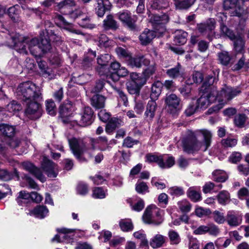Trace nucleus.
Instances as JSON below:
<instances>
[{"mask_svg": "<svg viewBox=\"0 0 249 249\" xmlns=\"http://www.w3.org/2000/svg\"><path fill=\"white\" fill-rule=\"evenodd\" d=\"M213 179L217 182H224L227 178L226 173L220 170H216L213 173Z\"/></svg>", "mask_w": 249, "mask_h": 249, "instance_id": "nucleus-42", "label": "nucleus"}, {"mask_svg": "<svg viewBox=\"0 0 249 249\" xmlns=\"http://www.w3.org/2000/svg\"><path fill=\"white\" fill-rule=\"evenodd\" d=\"M175 163L173 157L169 155L161 156V160L159 162V166L161 168H169L173 166Z\"/></svg>", "mask_w": 249, "mask_h": 249, "instance_id": "nucleus-25", "label": "nucleus"}, {"mask_svg": "<svg viewBox=\"0 0 249 249\" xmlns=\"http://www.w3.org/2000/svg\"><path fill=\"white\" fill-rule=\"evenodd\" d=\"M218 56L220 63L225 66L229 64L231 59L230 55L227 52H222L219 53Z\"/></svg>", "mask_w": 249, "mask_h": 249, "instance_id": "nucleus-49", "label": "nucleus"}, {"mask_svg": "<svg viewBox=\"0 0 249 249\" xmlns=\"http://www.w3.org/2000/svg\"><path fill=\"white\" fill-rule=\"evenodd\" d=\"M14 49L19 53L26 54L28 50L36 57L40 56L41 53L49 51L51 48L50 41L47 38H42L41 42L36 38H30L24 37L18 34L12 36Z\"/></svg>", "mask_w": 249, "mask_h": 249, "instance_id": "nucleus-1", "label": "nucleus"}, {"mask_svg": "<svg viewBox=\"0 0 249 249\" xmlns=\"http://www.w3.org/2000/svg\"><path fill=\"white\" fill-rule=\"evenodd\" d=\"M130 76L132 83L139 86L142 87L146 83V78L143 74L140 75L136 72H132L130 73Z\"/></svg>", "mask_w": 249, "mask_h": 249, "instance_id": "nucleus-35", "label": "nucleus"}, {"mask_svg": "<svg viewBox=\"0 0 249 249\" xmlns=\"http://www.w3.org/2000/svg\"><path fill=\"white\" fill-rule=\"evenodd\" d=\"M238 140L236 138H227L221 141L222 145L225 148L232 147L237 143Z\"/></svg>", "mask_w": 249, "mask_h": 249, "instance_id": "nucleus-51", "label": "nucleus"}, {"mask_svg": "<svg viewBox=\"0 0 249 249\" xmlns=\"http://www.w3.org/2000/svg\"><path fill=\"white\" fill-rule=\"evenodd\" d=\"M56 3L57 8L59 10L69 8L75 5V2L74 0H64Z\"/></svg>", "mask_w": 249, "mask_h": 249, "instance_id": "nucleus-48", "label": "nucleus"}, {"mask_svg": "<svg viewBox=\"0 0 249 249\" xmlns=\"http://www.w3.org/2000/svg\"><path fill=\"white\" fill-rule=\"evenodd\" d=\"M117 16L119 19L129 28H134L135 20L132 18L130 14L127 11L119 12L117 14Z\"/></svg>", "mask_w": 249, "mask_h": 249, "instance_id": "nucleus-19", "label": "nucleus"}, {"mask_svg": "<svg viewBox=\"0 0 249 249\" xmlns=\"http://www.w3.org/2000/svg\"><path fill=\"white\" fill-rule=\"evenodd\" d=\"M217 198L218 202L221 205H225L230 200V195L226 191H221L217 195Z\"/></svg>", "mask_w": 249, "mask_h": 249, "instance_id": "nucleus-40", "label": "nucleus"}, {"mask_svg": "<svg viewBox=\"0 0 249 249\" xmlns=\"http://www.w3.org/2000/svg\"><path fill=\"white\" fill-rule=\"evenodd\" d=\"M90 142L92 146V148L93 149H94L95 147V145L97 143H102L107 144V137L105 136H101L98 137L96 139L91 138L90 139Z\"/></svg>", "mask_w": 249, "mask_h": 249, "instance_id": "nucleus-62", "label": "nucleus"}, {"mask_svg": "<svg viewBox=\"0 0 249 249\" xmlns=\"http://www.w3.org/2000/svg\"><path fill=\"white\" fill-rule=\"evenodd\" d=\"M213 216L214 221L218 224H223L226 221V217L224 216V213L218 211H215L213 212Z\"/></svg>", "mask_w": 249, "mask_h": 249, "instance_id": "nucleus-53", "label": "nucleus"}, {"mask_svg": "<svg viewBox=\"0 0 249 249\" xmlns=\"http://www.w3.org/2000/svg\"><path fill=\"white\" fill-rule=\"evenodd\" d=\"M48 213L49 210L46 206H38L34 210L31 211L29 214L36 217L42 219L48 215Z\"/></svg>", "mask_w": 249, "mask_h": 249, "instance_id": "nucleus-22", "label": "nucleus"}, {"mask_svg": "<svg viewBox=\"0 0 249 249\" xmlns=\"http://www.w3.org/2000/svg\"><path fill=\"white\" fill-rule=\"evenodd\" d=\"M22 165L25 169L34 175L41 182H44L46 180L45 178L43 175L41 170L39 168L35 167L32 163L25 162L23 163Z\"/></svg>", "mask_w": 249, "mask_h": 249, "instance_id": "nucleus-17", "label": "nucleus"}, {"mask_svg": "<svg viewBox=\"0 0 249 249\" xmlns=\"http://www.w3.org/2000/svg\"><path fill=\"white\" fill-rule=\"evenodd\" d=\"M81 18V19L78 21V24L81 26L89 29H93L95 27V25L92 23L91 18L83 14V17Z\"/></svg>", "mask_w": 249, "mask_h": 249, "instance_id": "nucleus-37", "label": "nucleus"}, {"mask_svg": "<svg viewBox=\"0 0 249 249\" xmlns=\"http://www.w3.org/2000/svg\"><path fill=\"white\" fill-rule=\"evenodd\" d=\"M196 0H177L175 3L176 9L186 10L192 6Z\"/></svg>", "mask_w": 249, "mask_h": 249, "instance_id": "nucleus-33", "label": "nucleus"}, {"mask_svg": "<svg viewBox=\"0 0 249 249\" xmlns=\"http://www.w3.org/2000/svg\"><path fill=\"white\" fill-rule=\"evenodd\" d=\"M99 45L101 47H107L111 45L112 41L109 40L106 35L102 34L98 38Z\"/></svg>", "mask_w": 249, "mask_h": 249, "instance_id": "nucleus-54", "label": "nucleus"}, {"mask_svg": "<svg viewBox=\"0 0 249 249\" xmlns=\"http://www.w3.org/2000/svg\"><path fill=\"white\" fill-rule=\"evenodd\" d=\"M168 236L172 244H178L180 241V238L178 232L174 231H170Z\"/></svg>", "mask_w": 249, "mask_h": 249, "instance_id": "nucleus-60", "label": "nucleus"}, {"mask_svg": "<svg viewBox=\"0 0 249 249\" xmlns=\"http://www.w3.org/2000/svg\"><path fill=\"white\" fill-rule=\"evenodd\" d=\"M216 78L213 77V76H209L207 78H206L203 87H205V89H207L206 91H210L211 89L213 88V87H214V89L217 91L216 88L213 86H212Z\"/></svg>", "mask_w": 249, "mask_h": 249, "instance_id": "nucleus-56", "label": "nucleus"}, {"mask_svg": "<svg viewBox=\"0 0 249 249\" xmlns=\"http://www.w3.org/2000/svg\"><path fill=\"white\" fill-rule=\"evenodd\" d=\"M46 110L48 113L54 116L56 114L55 105L52 100H49L46 102Z\"/></svg>", "mask_w": 249, "mask_h": 249, "instance_id": "nucleus-57", "label": "nucleus"}, {"mask_svg": "<svg viewBox=\"0 0 249 249\" xmlns=\"http://www.w3.org/2000/svg\"><path fill=\"white\" fill-rule=\"evenodd\" d=\"M40 100H32L26 102L27 107L25 113L26 115L31 119H36L42 115V107L38 103Z\"/></svg>", "mask_w": 249, "mask_h": 249, "instance_id": "nucleus-10", "label": "nucleus"}, {"mask_svg": "<svg viewBox=\"0 0 249 249\" xmlns=\"http://www.w3.org/2000/svg\"><path fill=\"white\" fill-rule=\"evenodd\" d=\"M7 110L11 113H14L21 109V106L15 101H13L7 106Z\"/></svg>", "mask_w": 249, "mask_h": 249, "instance_id": "nucleus-64", "label": "nucleus"}, {"mask_svg": "<svg viewBox=\"0 0 249 249\" xmlns=\"http://www.w3.org/2000/svg\"><path fill=\"white\" fill-rule=\"evenodd\" d=\"M42 167L50 178H55L58 174L57 166L53 162L46 157H44Z\"/></svg>", "mask_w": 249, "mask_h": 249, "instance_id": "nucleus-13", "label": "nucleus"}, {"mask_svg": "<svg viewBox=\"0 0 249 249\" xmlns=\"http://www.w3.org/2000/svg\"><path fill=\"white\" fill-rule=\"evenodd\" d=\"M198 133L201 134L203 137V142H202L205 145V146H203V148L204 149H208L211 144L213 136L212 133L207 129L200 130Z\"/></svg>", "mask_w": 249, "mask_h": 249, "instance_id": "nucleus-26", "label": "nucleus"}, {"mask_svg": "<svg viewBox=\"0 0 249 249\" xmlns=\"http://www.w3.org/2000/svg\"><path fill=\"white\" fill-rule=\"evenodd\" d=\"M165 241V237L163 235L157 234L153 236L150 240V245L154 249L161 247Z\"/></svg>", "mask_w": 249, "mask_h": 249, "instance_id": "nucleus-28", "label": "nucleus"}, {"mask_svg": "<svg viewBox=\"0 0 249 249\" xmlns=\"http://www.w3.org/2000/svg\"><path fill=\"white\" fill-rule=\"evenodd\" d=\"M115 51L120 58L124 59L126 61H127L131 56L130 53L128 51L122 47L117 48Z\"/></svg>", "mask_w": 249, "mask_h": 249, "instance_id": "nucleus-50", "label": "nucleus"}, {"mask_svg": "<svg viewBox=\"0 0 249 249\" xmlns=\"http://www.w3.org/2000/svg\"><path fill=\"white\" fill-rule=\"evenodd\" d=\"M188 197L193 201L197 202L201 199L199 189L196 187H190L187 192Z\"/></svg>", "mask_w": 249, "mask_h": 249, "instance_id": "nucleus-31", "label": "nucleus"}, {"mask_svg": "<svg viewBox=\"0 0 249 249\" xmlns=\"http://www.w3.org/2000/svg\"><path fill=\"white\" fill-rule=\"evenodd\" d=\"M155 36L156 33L154 31L146 29L140 36L139 38L142 44L146 45Z\"/></svg>", "mask_w": 249, "mask_h": 249, "instance_id": "nucleus-23", "label": "nucleus"}, {"mask_svg": "<svg viewBox=\"0 0 249 249\" xmlns=\"http://www.w3.org/2000/svg\"><path fill=\"white\" fill-rule=\"evenodd\" d=\"M110 3L108 0H96L95 11L98 17H102L106 11L110 9Z\"/></svg>", "mask_w": 249, "mask_h": 249, "instance_id": "nucleus-18", "label": "nucleus"}, {"mask_svg": "<svg viewBox=\"0 0 249 249\" xmlns=\"http://www.w3.org/2000/svg\"><path fill=\"white\" fill-rule=\"evenodd\" d=\"M38 65L44 76L48 77L49 79H52L54 78V72L46 66L45 62L40 61L38 63Z\"/></svg>", "mask_w": 249, "mask_h": 249, "instance_id": "nucleus-36", "label": "nucleus"}, {"mask_svg": "<svg viewBox=\"0 0 249 249\" xmlns=\"http://www.w3.org/2000/svg\"><path fill=\"white\" fill-rule=\"evenodd\" d=\"M105 100L104 96L96 94L91 98V104L95 108H102L105 107Z\"/></svg>", "mask_w": 249, "mask_h": 249, "instance_id": "nucleus-29", "label": "nucleus"}, {"mask_svg": "<svg viewBox=\"0 0 249 249\" xmlns=\"http://www.w3.org/2000/svg\"><path fill=\"white\" fill-rule=\"evenodd\" d=\"M19 14V6L16 5L10 7L8 10L9 17L15 22L18 20Z\"/></svg>", "mask_w": 249, "mask_h": 249, "instance_id": "nucleus-39", "label": "nucleus"}, {"mask_svg": "<svg viewBox=\"0 0 249 249\" xmlns=\"http://www.w3.org/2000/svg\"><path fill=\"white\" fill-rule=\"evenodd\" d=\"M135 238L140 239L142 242V245L145 246V249H148L147 244L148 241L146 238V234L144 231L142 230H140L135 232L133 233Z\"/></svg>", "mask_w": 249, "mask_h": 249, "instance_id": "nucleus-45", "label": "nucleus"}, {"mask_svg": "<svg viewBox=\"0 0 249 249\" xmlns=\"http://www.w3.org/2000/svg\"><path fill=\"white\" fill-rule=\"evenodd\" d=\"M110 59V56L108 54H104L101 55L97 58V63L100 65L101 69H104L105 67L109 62Z\"/></svg>", "mask_w": 249, "mask_h": 249, "instance_id": "nucleus-55", "label": "nucleus"}, {"mask_svg": "<svg viewBox=\"0 0 249 249\" xmlns=\"http://www.w3.org/2000/svg\"><path fill=\"white\" fill-rule=\"evenodd\" d=\"M187 33L182 30L176 31L174 36L175 43L179 45L184 44L187 41Z\"/></svg>", "mask_w": 249, "mask_h": 249, "instance_id": "nucleus-32", "label": "nucleus"}, {"mask_svg": "<svg viewBox=\"0 0 249 249\" xmlns=\"http://www.w3.org/2000/svg\"><path fill=\"white\" fill-rule=\"evenodd\" d=\"M234 42V49L237 52H241L243 49L244 40L240 35L235 36L233 39H231Z\"/></svg>", "mask_w": 249, "mask_h": 249, "instance_id": "nucleus-46", "label": "nucleus"}, {"mask_svg": "<svg viewBox=\"0 0 249 249\" xmlns=\"http://www.w3.org/2000/svg\"><path fill=\"white\" fill-rule=\"evenodd\" d=\"M156 70V65L153 63L150 64L142 72V74L146 78V80L151 76L153 75Z\"/></svg>", "mask_w": 249, "mask_h": 249, "instance_id": "nucleus-58", "label": "nucleus"}, {"mask_svg": "<svg viewBox=\"0 0 249 249\" xmlns=\"http://www.w3.org/2000/svg\"><path fill=\"white\" fill-rule=\"evenodd\" d=\"M207 228V233L211 236L216 237L220 233V230L218 227L214 224H208Z\"/></svg>", "mask_w": 249, "mask_h": 249, "instance_id": "nucleus-52", "label": "nucleus"}, {"mask_svg": "<svg viewBox=\"0 0 249 249\" xmlns=\"http://www.w3.org/2000/svg\"><path fill=\"white\" fill-rule=\"evenodd\" d=\"M107 195V190L103 189L101 187H95L92 190V196L94 198L103 199Z\"/></svg>", "mask_w": 249, "mask_h": 249, "instance_id": "nucleus-47", "label": "nucleus"}, {"mask_svg": "<svg viewBox=\"0 0 249 249\" xmlns=\"http://www.w3.org/2000/svg\"><path fill=\"white\" fill-rule=\"evenodd\" d=\"M225 9H232L233 15L241 17L247 14V9L241 4L239 0H225L223 2Z\"/></svg>", "mask_w": 249, "mask_h": 249, "instance_id": "nucleus-11", "label": "nucleus"}, {"mask_svg": "<svg viewBox=\"0 0 249 249\" xmlns=\"http://www.w3.org/2000/svg\"><path fill=\"white\" fill-rule=\"evenodd\" d=\"M72 108L70 104L60 106L59 113L64 124H70L72 126L79 124L82 126H86L91 124L93 112L90 107H85L81 115H75V116H71Z\"/></svg>", "mask_w": 249, "mask_h": 249, "instance_id": "nucleus-2", "label": "nucleus"}, {"mask_svg": "<svg viewBox=\"0 0 249 249\" xmlns=\"http://www.w3.org/2000/svg\"><path fill=\"white\" fill-rule=\"evenodd\" d=\"M146 184L142 181H138L136 184V190L139 194H144L148 192Z\"/></svg>", "mask_w": 249, "mask_h": 249, "instance_id": "nucleus-63", "label": "nucleus"}, {"mask_svg": "<svg viewBox=\"0 0 249 249\" xmlns=\"http://www.w3.org/2000/svg\"><path fill=\"white\" fill-rule=\"evenodd\" d=\"M156 108L157 104L155 100H151L149 101L144 113L145 117L150 120H152L155 116Z\"/></svg>", "mask_w": 249, "mask_h": 249, "instance_id": "nucleus-24", "label": "nucleus"}, {"mask_svg": "<svg viewBox=\"0 0 249 249\" xmlns=\"http://www.w3.org/2000/svg\"><path fill=\"white\" fill-rule=\"evenodd\" d=\"M242 221V214L239 212L233 210L229 211L226 215V222L232 227L240 225Z\"/></svg>", "mask_w": 249, "mask_h": 249, "instance_id": "nucleus-12", "label": "nucleus"}, {"mask_svg": "<svg viewBox=\"0 0 249 249\" xmlns=\"http://www.w3.org/2000/svg\"><path fill=\"white\" fill-rule=\"evenodd\" d=\"M119 226L124 231H132L133 228L131 220L129 219H121L119 222Z\"/></svg>", "mask_w": 249, "mask_h": 249, "instance_id": "nucleus-43", "label": "nucleus"}, {"mask_svg": "<svg viewBox=\"0 0 249 249\" xmlns=\"http://www.w3.org/2000/svg\"><path fill=\"white\" fill-rule=\"evenodd\" d=\"M241 91L239 88H233L230 86H224L220 92L217 91L216 97L218 104L209 109V111L212 113L213 111L216 112L221 109L223 106L229 101L238 95Z\"/></svg>", "mask_w": 249, "mask_h": 249, "instance_id": "nucleus-4", "label": "nucleus"}, {"mask_svg": "<svg viewBox=\"0 0 249 249\" xmlns=\"http://www.w3.org/2000/svg\"><path fill=\"white\" fill-rule=\"evenodd\" d=\"M150 20L155 29L160 30V33H163L164 31V24L168 22L169 17L166 14L161 16L155 15L151 17Z\"/></svg>", "mask_w": 249, "mask_h": 249, "instance_id": "nucleus-14", "label": "nucleus"}, {"mask_svg": "<svg viewBox=\"0 0 249 249\" xmlns=\"http://www.w3.org/2000/svg\"><path fill=\"white\" fill-rule=\"evenodd\" d=\"M57 231L58 234L55 235V236L52 238V242H65L67 243L72 244L73 242V234H71L76 231H79L80 232H84V231H81L76 229H67L65 228H62L57 229Z\"/></svg>", "mask_w": 249, "mask_h": 249, "instance_id": "nucleus-6", "label": "nucleus"}, {"mask_svg": "<svg viewBox=\"0 0 249 249\" xmlns=\"http://www.w3.org/2000/svg\"><path fill=\"white\" fill-rule=\"evenodd\" d=\"M217 91L213 87L210 91L204 93L197 100V107L200 109L206 108L212 103L217 100Z\"/></svg>", "mask_w": 249, "mask_h": 249, "instance_id": "nucleus-9", "label": "nucleus"}, {"mask_svg": "<svg viewBox=\"0 0 249 249\" xmlns=\"http://www.w3.org/2000/svg\"><path fill=\"white\" fill-rule=\"evenodd\" d=\"M197 27L200 33L209 36L215 28V20L213 18H210L205 22L198 24Z\"/></svg>", "mask_w": 249, "mask_h": 249, "instance_id": "nucleus-15", "label": "nucleus"}, {"mask_svg": "<svg viewBox=\"0 0 249 249\" xmlns=\"http://www.w3.org/2000/svg\"><path fill=\"white\" fill-rule=\"evenodd\" d=\"M54 21L56 24L61 28H63L64 29L73 33L76 34H80V32L75 30L72 24L67 22L61 15H56L54 18Z\"/></svg>", "mask_w": 249, "mask_h": 249, "instance_id": "nucleus-16", "label": "nucleus"}, {"mask_svg": "<svg viewBox=\"0 0 249 249\" xmlns=\"http://www.w3.org/2000/svg\"><path fill=\"white\" fill-rule=\"evenodd\" d=\"M8 141V143H6L3 141L0 142V152L4 151L7 145L12 148H16L19 145V141L17 139L11 138H5V141Z\"/></svg>", "mask_w": 249, "mask_h": 249, "instance_id": "nucleus-34", "label": "nucleus"}, {"mask_svg": "<svg viewBox=\"0 0 249 249\" xmlns=\"http://www.w3.org/2000/svg\"><path fill=\"white\" fill-rule=\"evenodd\" d=\"M165 104L167 110L170 114H176L181 108V99L174 93L166 95Z\"/></svg>", "mask_w": 249, "mask_h": 249, "instance_id": "nucleus-7", "label": "nucleus"}, {"mask_svg": "<svg viewBox=\"0 0 249 249\" xmlns=\"http://www.w3.org/2000/svg\"><path fill=\"white\" fill-rule=\"evenodd\" d=\"M103 25L105 29H115L117 28L116 22L111 15L107 16L106 18L104 19Z\"/></svg>", "mask_w": 249, "mask_h": 249, "instance_id": "nucleus-44", "label": "nucleus"}, {"mask_svg": "<svg viewBox=\"0 0 249 249\" xmlns=\"http://www.w3.org/2000/svg\"><path fill=\"white\" fill-rule=\"evenodd\" d=\"M17 95L25 102L42 99L40 89L31 82L20 84L17 89Z\"/></svg>", "mask_w": 249, "mask_h": 249, "instance_id": "nucleus-3", "label": "nucleus"}, {"mask_svg": "<svg viewBox=\"0 0 249 249\" xmlns=\"http://www.w3.org/2000/svg\"><path fill=\"white\" fill-rule=\"evenodd\" d=\"M163 87V84L157 81L155 82L151 87V93L150 98L151 100H156L161 93V89Z\"/></svg>", "mask_w": 249, "mask_h": 249, "instance_id": "nucleus-27", "label": "nucleus"}, {"mask_svg": "<svg viewBox=\"0 0 249 249\" xmlns=\"http://www.w3.org/2000/svg\"><path fill=\"white\" fill-rule=\"evenodd\" d=\"M151 205L147 207L143 213L142 219L143 222L147 224H152L159 225L161 224V221H157L153 216V213Z\"/></svg>", "mask_w": 249, "mask_h": 249, "instance_id": "nucleus-20", "label": "nucleus"}, {"mask_svg": "<svg viewBox=\"0 0 249 249\" xmlns=\"http://www.w3.org/2000/svg\"><path fill=\"white\" fill-rule=\"evenodd\" d=\"M0 131L7 138H12L15 133V127L13 125L5 124H0Z\"/></svg>", "mask_w": 249, "mask_h": 249, "instance_id": "nucleus-30", "label": "nucleus"}, {"mask_svg": "<svg viewBox=\"0 0 249 249\" xmlns=\"http://www.w3.org/2000/svg\"><path fill=\"white\" fill-rule=\"evenodd\" d=\"M178 207L182 213H189L192 208L190 203L186 199H182L179 201L177 203Z\"/></svg>", "mask_w": 249, "mask_h": 249, "instance_id": "nucleus-41", "label": "nucleus"}, {"mask_svg": "<svg viewBox=\"0 0 249 249\" xmlns=\"http://www.w3.org/2000/svg\"><path fill=\"white\" fill-rule=\"evenodd\" d=\"M68 142L71 152L76 159L81 162H86L87 160L83 156L87 150L84 140L80 138L73 137L69 139Z\"/></svg>", "mask_w": 249, "mask_h": 249, "instance_id": "nucleus-5", "label": "nucleus"}, {"mask_svg": "<svg viewBox=\"0 0 249 249\" xmlns=\"http://www.w3.org/2000/svg\"><path fill=\"white\" fill-rule=\"evenodd\" d=\"M184 150L189 153H194L199 150L205 151L203 146L205 145L202 142L198 141L193 135L190 136L187 140L182 142Z\"/></svg>", "mask_w": 249, "mask_h": 249, "instance_id": "nucleus-8", "label": "nucleus"}, {"mask_svg": "<svg viewBox=\"0 0 249 249\" xmlns=\"http://www.w3.org/2000/svg\"><path fill=\"white\" fill-rule=\"evenodd\" d=\"M231 243V239L229 238H227L223 241V238H219L215 241V246L218 249L226 248L230 245Z\"/></svg>", "mask_w": 249, "mask_h": 249, "instance_id": "nucleus-59", "label": "nucleus"}, {"mask_svg": "<svg viewBox=\"0 0 249 249\" xmlns=\"http://www.w3.org/2000/svg\"><path fill=\"white\" fill-rule=\"evenodd\" d=\"M120 121L118 119H111L106 125V132L109 134L112 133L116 128L120 126Z\"/></svg>", "mask_w": 249, "mask_h": 249, "instance_id": "nucleus-38", "label": "nucleus"}, {"mask_svg": "<svg viewBox=\"0 0 249 249\" xmlns=\"http://www.w3.org/2000/svg\"><path fill=\"white\" fill-rule=\"evenodd\" d=\"M180 65H178L175 68L168 69L166 71V74L171 78H176L180 75Z\"/></svg>", "mask_w": 249, "mask_h": 249, "instance_id": "nucleus-61", "label": "nucleus"}, {"mask_svg": "<svg viewBox=\"0 0 249 249\" xmlns=\"http://www.w3.org/2000/svg\"><path fill=\"white\" fill-rule=\"evenodd\" d=\"M128 65L133 68H140L142 64L145 65L150 64V61L148 59L144 58L143 56H139L132 58L131 55L127 61Z\"/></svg>", "mask_w": 249, "mask_h": 249, "instance_id": "nucleus-21", "label": "nucleus"}]
</instances>
